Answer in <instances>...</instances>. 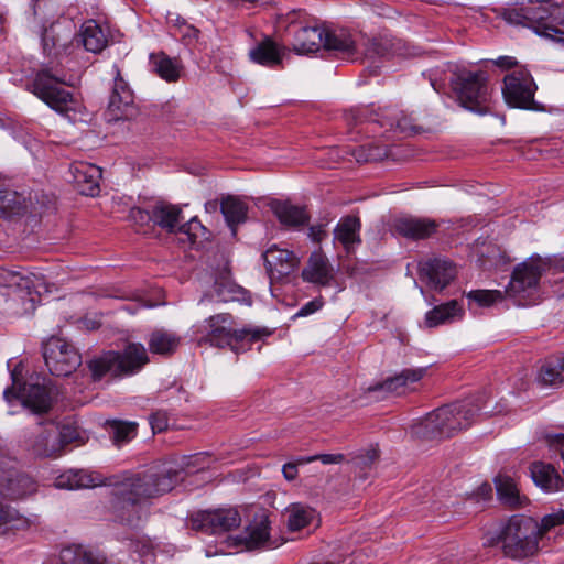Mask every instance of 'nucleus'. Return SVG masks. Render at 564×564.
Returning <instances> with one entry per match:
<instances>
[{"instance_id":"1","label":"nucleus","mask_w":564,"mask_h":564,"mask_svg":"<svg viewBox=\"0 0 564 564\" xmlns=\"http://www.w3.org/2000/svg\"><path fill=\"white\" fill-rule=\"evenodd\" d=\"M193 458L184 456L181 462L155 465L116 484L112 495L119 520L130 527H138L145 514V501L172 490L182 480L181 474L191 466Z\"/></svg>"},{"instance_id":"2","label":"nucleus","mask_w":564,"mask_h":564,"mask_svg":"<svg viewBox=\"0 0 564 564\" xmlns=\"http://www.w3.org/2000/svg\"><path fill=\"white\" fill-rule=\"evenodd\" d=\"M272 334L267 327L245 326L237 328L231 314L212 315L192 327V339L198 346L229 348L235 354L249 350L252 344Z\"/></svg>"},{"instance_id":"3","label":"nucleus","mask_w":564,"mask_h":564,"mask_svg":"<svg viewBox=\"0 0 564 564\" xmlns=\"http://www.w3.org/2000/svg\"><path fill=\"white\" fill-rule=\"evenodd\" d=\"M499 17L508 24L531 29L564 47V8L554 0H527L521 7L502 8Z\"/></svg>"},{"instance_id":"4","label":"nucleus","mask_w":564,"mask_h":564,"mask_svg":"<svg viewBox=\"0 0 564 564\" xmlns=\"http://www.w3.org/2000/svg\"><path fill=\"white\" fill-rule=\"evenodd\" d=\"M479 411L480 406L470 402L441 406L414 424L412 434L426 440L451 437L456 432L469 427Z\"/></svg>"},{"instance_id":"5","label":"nucleus","mask_w":564,"mask_h":564,"mask_svg":"<svg viewBox=\"0 0 564 564\" xmlns=\"http://www.w3.org/2000/svg\"><path fill=\"white\" fill-rule=\"evenodd\" d=\"M449 85L458 104L465 109L478 115L490 111L491 90L486 70L455 65L451 70Z\"/></svg>"},{"instance_id":"6","label":"nucleus","mask_w":564,"mask_h":564,"mask_svg":"<svg viewBox=\"0 0 564 564\" xmlns=\"http://www.w3.org/2000/svg\"><path fill=\"white\" fill-rule=\"evenodd\" d=\"M65 84V76L54 73L51 67H43L35 73L29 90L57 113L75 121L84 107L73 93L63 87Z\"/></svg>"},{"instance_id":"7","label":"nucleus","mask_w":564,"mask_h":564,"mask_svg":"<svg viewBox=\"0 0 564 564\" xmlns=\"http://www.w3.org/2000/svg\"><path fill=\"white\" fill-rule=\"evenodd\" d=\"M551 530L544 528L543 519L539 524L531 517L513 516L500 533L503 553L516 560L531 556L539 549V540L549 535Z\"/></svg>"},{"instance_id":"8","label":"nucleus","mask_w":564,"mask_h":564,"mask_svg":"<svg viewBox=\"0 0 564 564\" xmlns=\"http://www.w3.org/2000/svg\"><path fill=\"white\" fill-rule=\"evenodd\" d=\"M149 357L142 344L131 343L122 352L105 351L88 361V368L95 380L104 376L129 377L138 373L147 364Z\"/></svg>"},{"instance_id":"9","label":"nucleus","mask_w":564,"mask_h":564,"mask_svg":"<svg viewBox=\"0 0 564 564\" xmlns=\"http://www.w3.org/2000/svg\"><path fill=\"white\" fill-rule=\"evenodd\" d=\"M0 284L8 288H17L14 294L8 301L9 308L18 316L30 314L35 310V299L31 296L32 291L40 294L48 292L50 285L42 273L18 272L8 269H0Z\"/></svg>"},{"instance_id":"10","label":"nucleus","mask_w":564,"mask_h":564,"mask_svg":"<svg viewBox=\"0 0 564 564\" xmlns=\"http://www.w3.org/2000/svg\"><path fill=\"white\" fill-rule=\"evenodd\" d=\"M45 365L53 376L67 377L82 364L77 349L64 338L53 336L43 348Z\"/></svg>"},{"instance_id":"11","label":"nucleus","mask_w":564,"mask_h":564,"mask_svg":"<svg viewBox=\"0 0 564 564\" xmlns=\"http://www.w3.org/2000/svg\"><path fill=\"white\" fill-rule=\"evenodd\" d=\"M240 523V512L234 507L200 510L188 518V527L192 530L206 534L226 533L237 529Z\"/></svg>"},{"instance_id":"12","label":"nucleus","mask_w":564,"mask_h":564,"mask_svg":"<svg viewBox=\"0 0 564 564\" xmlns=\"http://www.w3.org/2000/svg\"><path fill=\"white\" fill-rule=\"evenodd\" d=\"M540 257H532L516 267L506 293L519 301L534 294L539 286L542 273L545 271L546 263Z\"/></svg>"},{"instance_id":"13","label":"nucleus","mask_w":564,"mask_h":564,"mask_svg":"<svg viewBox=\"0 0 564 564\" xmlns=\"http://www.w3.org/2000/svg\"><path fill=\"white\" fill-rule=\"evenodd\" d=\"M502 96L506 102L514 108L534 109L536 85L525 69H517L503 78Z\"/></svg>"},{"instance_id":"14","label":"nucleus","mask_w":564,"mask_h":564,"mask_svg":"<svg viewBox=\"0 0 564 564\" xmlns=\"http://www.w3.org/2000/svg\"><path fill=\"white\" fill-rule=\"evenodd\" d=\"M112 72L115 79L107 107V119L108 121L129 120L138 112L134 94L122 77L118 65L112 66Z\"/></svg>"},{"instance_id":"15","label":"nucleus","mask_w":564,"mask_h":564,"mask_svg":"<svg viewBox=\"0 0 564 564\" xmlns=\"http://www.w3.org/2000/svg\"><path fill=\"white\" fill-rule=\"evenodd\" d=\"M15 398L20 400L23 406L30 409L35 414L47 413L54 401V391L50 381L43 379V382H24L22 389H19Z\"/></svg>"},{"instance_id":"16","label":"nucleus","mask_w":564,"mask_h":564,"mask_svg":"<svg viewBox=\"0 0 564 564\" xmlns=\"http://www.w3.org/2000/svg\"><path fill=\"white\" fill-rule=\"evenodd\" d=\"M74 30L70 22H55L42 34L43 52L47 56L58 57L69 54Z\"/></svg>"},{"instance_id":"17","label":"nucleus","mask_w":564,"mask_h":564,"mask_svg":"<svg viewBox=\"0 0 564 564\" xmlns=\"http://www.w3.org/2000/svg\"><path fill=\"white\" fill-rule=\"evenodd\" d=\"M420 279L431 289L444 290L456 276V268L452 261L434 258L420 262Z\"/></svg>"},{"instance_id":"18","label":"nucleus","mask_w":564,"mask_h":564,"mask_svg":"<svg viewBox=\"0 0 564 564\" xmlns=\"http://www.w3.org/2000/svg\"><path fill=\"white\" fill-rule=\"evenodd\" d=\"M238 540L239 544H242L249 551L272 550L279 545L270 536V521L265 514L256 517L238 536Z\"/></svg>"},{"instance_id":"19","label":"nucleus","mask_w":564,"mask_h":564,"mask_svg":"<svg viewBox=\"0 0 564 564\" xmlns=\"http://www.w3.org/2000/svg\"><path fill=\"white\" fill-rule=\"evenodd\" d=\"M58 424L47 422L34 435L30 444V452L39 458H56L63 454L58 440Z\"/></svg>"},{"instance_id":"20","label":"nucleus","mask_w":564,"mask_h":564,"mask_svg":"<svg viewBox=\"0 0 564 564\" xmlns=\"http://www.w3.org/2000/svg\"><path fill=\"white\" fill-rule=\"evenodd\" d=\"M301 276L304 282L326 288L334 281L335 271L328 258L321 250H317L311 253Z\"/></svg>"},{"instance_id":"21","label":"nucleus","mask_w":564,"mask_h":564,"mask_svg":"<svg viewBox=\"0 0 564 564\" xmlns=\"http://www.w3.org/2000/svg\"><path fill=\"white\" fill-rule=\"evenodd\" d=\"M426 371V367L403 369L382 382L370 386L368 392H386L395 395L405 394L410 390V384L420 381Z\"/></svg>"},{"instance_id":"22","label":"nucleus","mask_w":564,"mask_h":564,"mask_svg":"<svg viewBox=\"0 0 564 564\" xmlns=\"http://www.w3.org/2000/svg\"><path fill=\"white\" fill-rule=\"evenodd\" d=\"M286 47L270 36H264L249 50V59L263 67L278 68L286 55Z\"/></svg>"},{"instance_id":"23","label":"nucleus","mask_w":564,"mask_h":564,"mask_svg":"<svg viewBox=\"0 0 564 564\" xmlns=\"http://www.w3.org/2000/svg\"><path fill=\"white\" fill-rule=\"evenodd\" d=\"M73 181L83 195L95 196L99 191L101 170L95 164L77 162L72 164Z\"/></svg>"},{"instance_id":"24","label":"nucleus","mask_w":564,"mask_h":564,"mask_svg":"<svg viewBox=\"0 0 564 564\" xmlns=\"http://www.w3.org/2000/svg\"><path fill=\"white\" fill-rule=\"evenodd\" d=\"M438 225L430 218L401 217L395 219L393 228L397 234L408 239L420 240L432 236Z\"/></svg>"},{"instance_id":"25","label":"nucleus","mask_w":564,"mask_h":564,"mask_svg":"<svg viewBox=\"0 0 564 564\" xmlns=\"http://www.w3.org/2000/svg\"><path fill=\"white\" fill-rule=\"evenodd\" d=\"M360 219L356 216L343 217L334 229V239L339 242L347 254L355 252L361 243Z\"/></svg>"},{"instance_id":"26","label":"nucleus","mask_w":564,"mask_h":564,"mask_svg":"<svg viewBox=\"0 0 564 564\" xmlns=\"http://www.w3.org/2000/svg\"><path fill=\"white\" fill-rule=\"evenodd\" d=\"M530 476L533 482L545 492H556L564 489V479L551 464L533 462L530 465Z\"/></svg>"},{"instance_id":"27","label":"nucleus","mask_w":564,"mask_h":564,"mask_svg":"<svg viewBox=\"0 0 564 564\" xmlns=\"http://www.w3.org/2000/svg\"><path fill=\"white\" fill-rule=\"evenodd\" d=\"M263 259L267 270L278 276L290 274L299 265V258L292 251L276 247L269 248Z\"/></svg>"},{"instance_id":"28","label":"nucleus","mask_w":564,"mask_h":564,"mask_svg":"<svg viewBox=\"0 0 564 564\" xmlns=\"http://www.w3.org/2000/svg\"><path fill=\"white\" fill-rule=\"evenodd\" d=\"M323 47L337 56L351 57L356 51V42L346 29H325Z\"/></svg>"},{"instance_id":"29","label":"nucleus","mask_w":564,"mask_h":564,"mask_svg":"<svg viewBox=\"0 0 564 564\" xmlns=\"http://www.w3.org/2000/svg\"><path fill=\"white\" fill-rule=\"evenodd\" d=\"M323 36H325L323 28L302 26L294 34L293 51L297 54L317 52L323 46Z\"/></svg>"},{"instance_id":"30","label":"nucleus","mask_w":564,"mask_h":564,"mask_svg":"<svg viewBox=\"0 0 564 564\" xmlns=\"http://www.w3.org/2000/svg\"><path fill=\"white\" fill-rule=\"evenodd\" d=\"M36 491L35 481L25 474L9 473L6 484L0 485V495L10 499H20Z\"/></svg>"},{"instance_id":"31","label":"nucleus","mask_w":564,"mask_h":564,"mask_svg":"<svg viewBox=\"0 0 564 564\" xmlns=\"http://www.w3.org/2000/svg\"><path fill=\"white\" fill-rule=\"evenodd\" d=\"M182 209L175 205L158 203L152 206V224L169 232L178 230Z\"/></svg>"},{"instance_id":"32","label":"nucleus","mask_w":564,"mask_h":564,"mask_svg":"<svg viewBox=\"0 0 564 564\" xmlns=\"http://www.w3.org/2000/svg\"><path fill=\"white\" fill-rule=\"evenodd\" d=\"M246 292L240 286L231 283L227 280H217L209 293H206L200 299V303L204 302H231V301H245Z\"/></svg>"},{"instance_id":"33","label":"nucleus","mask_w":564,"mask_h":564,"mask_svg":"<svg viewBox=\"0 0 564 564\" xmlns=\"http://www.w3.org/2000/svg\"><path fill=\"white\" fill-rule=\"evenodd\" d=\"M181 344V337L171 330L155 329L150 334L148 341L149 349L152 354L171 356Z\"/></svg>"},{"instance_id":"34","label":"nucleus","mask_w":564,"mask_h":564,"mask_svg":"<svg viewBox=\"0 0 564 564\" xmlns=\"http://www.w3.org/2000/svg\"><path fill=\"white\" fill-rule=\"evenodd\" d=\"M271 208L273 214L284 226H304L310 219L305 208L292 205L288 202H273Z\"/></svg>"},{"instance_id":"35","label":"nucleus","mask_w":564,"mask_h":564,"mask_svg":"<svg viewBox=\"0 0 564 564\" xmlns=\"http://www.w3.org/2000/svg\"><path fill=\"white\" fill-rule=\"evenodd\" d=\"M79 36L85 50L91 53H100L108 43L106 32L95 20L83 23Z\"/></svg>"},{"instance_id":"36","label":"nucleus","mask_w":564,"mask_h":564,"mask_svg":"<svg viewBox=\"0 0 564 564\" xmlns=\"http://www.w3.org/2000/svg\"><path fill=\"white\" fill-rule=\"evenodd\" d=\"M98 484L99 478L84 469H70L58 476L55 480L56 488L69 490L93 488Z\"/></svg>"},{"instance_id":"37","label":"nucleus","mask_w":564,"mask_h":564,"mask_svg":"<svg viewBox=\"0 0 564 564\" xmlns=\"http://www.w3.org/2000/svg\"><path fill=\"white\" fill-rule=\"evenodd\" d=\"M496 490L499 500L511 508L521 507L525 498L520 495L516 480L508 476L499 474L495 478Z\"/></svg>"},{"instance_id":"38","label":"nucleus","mask_w":564,"mask_h":564,"mask_svg":"<svg viewBox=\"0 0 564 564\" xmlns=\"http://www.w3.org/2000/svg\"><path fill=\"white\" fill-rule=\"evenodd\" d=\"M371 122H377L380 127L387 128V131L399 132L403 135H411L419 132L413 119L403 111L394 110L384 115L380 120L373 119Z\"/></svg>"},{"instance_id":"39","label":"nucleus","mask_w":564,"mask_h":564,"mask_svg":"<svg viewBox=\"0 0 564 564\" xmlns=\"http://www.w3.org/2000/svg\"><path fill=\"white\" fill-rule=\"evenodd\" d=\"M538 382L542 387H558L564 382V358L546 359L540 368Z\"/></svg>"},{"instance_id":"40","label":"nucleus","mask_w":564,"mask_h":564,"mask_svg":"<svg viewBox=\"0 0 564 564\" xmlns=\"http://www.w3.org/2000/svg\"><path fill=\"white\" fill-rule=\"evenodd\" d=\"M30 198L15 191L0 188V217L22 215L29 208Z\"/></svg>"},{"instance_id":"41","label":"nucleus","mask_w":564,"mask_h":564,"mask_svg":"<svg viewBox=\"0 0 564 564\" xmlns=\"http://www.w3.org/2000/svg\"><path fill=\"white\" fill-rule=\"evenodd\" d=\"M462 315V307L458 302L452 300L432 308L425 314V325L430 328L448 323Z\"/></svg>"},{"instance_id":"42","label":"nucleus","mask_w":564,"mask_h":564,"mask_svg":"<svg viewBox=\"0 0 564 564\" xmlns=\"http://www.w3.org/2000/svg\"><path fill=\"white\" fill-rule=\"evenodd\" d=\"M220 209L232 235H236V225L246 220L247 205L236 197L228 196L221 200Z\"/></svg>"},{"instance_id":"43","label":"nucleus","mask_w":564,"mask_h":564,"mask_svg":"<svg viewBox=\"0 0 564 564\" xmlns=\"http://www.w3.org/2000/svg\"><path fill=\"white\" fill-rule=\"evenodd\" d=\"M154 72L164 80L174 83L180 78L181 65L175 58L164 53L151 54L150 56Z\"/></svg>"},{"instance_id":"44","label":"nucleus","mask_w":564,"mask_h":564,"mask_svg":"<svg viewBox=\"0 0 564 564\" xmlns=\"http://www.w3.org/2000/svg\"><path fill=\"white\" fill-rule=\"evenodd\" d=\"M288 528L291 531H300L311 524V522L315 519L316 512L313 508L293 503L288 510Z\"/></svg>"},{"instance_id":"45","label":"nucleus","mask_w":564,"mask_h":564,"mask_svg":"<svg viewBox=\"0 0 564 564\" xmlns=\"http://www.w3.org/2000/svg\"><path fill=\"white\" fill-rule=\"evenodd\" d=\"M28 527V520L15 509L0 505V533L22 530Z\"/></svg>"},{"instance_id":"46","label":"nucleus","mask_w":564,"mask_h":564,"mask_svg":"<svg viewBox=\"0 0 564 564\" xmlns=\"http://www.w3.org/2000/svg\"><path fill=\"white\" fill-rule=\"evenodd\" d=\"M388 148L386 145L369 142L354 150L352 155L357 162L379 161L388 156Z\"/></svg>"},{"instance_id":"47","label":"nucleus","mask_w":564,"mask_h":564,"mask_svg":"<svg viewBox=\"0 0 564 564\" xmlns=\"http://www.w3.org/2000/svg\"><path fill=\"white\" fill-rule=\"evenodd\" d=\"M62 564H97L82 545H70L61 551Z\"/></svg>"},{"instance_id":"48","label":"nucleus","mask_w":564,"mask_h":564,"mask_svg":"<svg viewBox=\"0 0 564 564\" xmlns=\"http://www.w3.org/2000/svg\"><path fill=\"white\" fill-rule=\"evenodd\" d=\"M137 423L133 422H121V421H113L110 424L111 433H112V441L113 443L120 447L123 444L128 443L130 440H132L137 435Z\"/></svg>"},{"instance_id":"49","label":"nucleus","mask_w":564,"mask_h":564,"mask_svg":"<svg viewBox=\"0 0 564 564\" xmlns=\"http://www.w3.org/2000/svg\"><path fill=\"white\" fill-rule=\"evenodd\" d=\"M468 299L476 302L479 306L488 307L503 299L499 290H476L468 293Z\"/></svg>"},{"instance_id":"50","label":"nucleus","mask_w":564,"mask_h":564,"mask_svg":"<svg viewBox=\"0 0 564 564\" xmlns=\"http://www.w3.org/2000/svg\"><path fill=\"white\" fill-rule=\"evenodd\" d=\"M8 368H10V361H8ZM10 370V376L12 380V384L4 389L3 398L7 402H11V398H15L18 394V390L22 389V380H23V365L22 362H17L14 367Z\"/></svg>"},{"instance_id":"51","label":"nucleus","mask_w":564,"mask_h":564,"mask_svg":"<svg viewBox=\"0 0 564 564\" xmlns=\"http://www.w3.org/2000/svg\"><path fill=\"white\" fill-rule=\"evenodd\" d=\"M177 232L187 236L191 243H195L198 238L204 237L206 228L202 225L197 217L191 218L188 221L178 227Z\"/></svg>"},{"instance_id":"52","label":"nucleus","mask_w":564,"mask_h":564,"mask_svg":"<svg viewBox=\"0 0 564 564\" xmlns=\"http://www.w3.org/2000/svg\"><path fill=\"white\" fill-rule=\"evenodd\" d=\"M58 440L61 441L62 451L67 444L79 440L78 427L74 423H64L58 425Z\"/></svg>"},{"instance_id":"53","label":"nucleus","mask_w":564,"mask_h":564,"mask_svg":"<svg viewBox=\"0 0 564 564\" xmlns=\"http://www.w3.org/2000/svg\"><path fill=\"white\" fill-rule=\"evenodd\" d=\"M323 305H324V301L322 300V297L313 299L312 301H308L307 303H305L299 310V312L295 314V316L305 317V316L312 315V314L316 313L317 311H319L323 307Z\"/></svg>"},{"instance_id":"54","label":"nucleus","mask_w":564,"mask_h":564,"mask_svg":"<svg viewBox=\"0 0 564 564\" xmlns=\"http://www.w3.org/2000/svg\"><path fill=\"white\" fill-rule=\"evenodd\" d=\"M150 423L154 432H162L169 427V419L165 412L158 411L150 416Z\"/></svg>"},{"instance_id":"55","label":"nucleus","mask_w":564,"mask_h":564,"mask_svg":"<svg viewBox=\"0 0 564 564\" xmlns=\"http://www.w3.org/2000/svg\"><path fill=\"white\" fill-rule=\"evenodd\" d=\"M544 528L553 529L557 525L564 524V508H560L558 510L546 514L543 517Z\"/></svg>"},{"instance_id":"56","label":"nucleus","mask_w":564,"mask_h":564,"mask_svg":"<svg viewBox=\"0 0 564 564\" xmlns=\"http://www.w3.org/2000/svg\"><path fill=\"white\" fill-rule=\"evenodd\" d=\"M130 218L141 225L152 223V208L147 210L134 207L130 210Z\"/></svg>"},{"instance_id":"57","label":"nucleus","mask_w":564,"mask_h":564,"mask_svg":"<svg viewBox=\"0 0 564 564\" xmlns=\"http://www.w3.org/2000/svg\"><path fill=\"white\" fill-rule=\"evenodd\" d=\"M484 62L485 63L490 62L503 70L511 69V68L516 67L518 64L517 59L512 56H499L496 59L484 61Z\"/></svg>"},{"instance_id":"58","label":"nucleus","mask_w":564,"mask_h":564,"mask_svg":"<svg viewBox=\"0 0 564 564\" xmlns=\"http://www.w3.org/2000/svg\"><path fill=\"white\" fill-rule=\"evenodd\" d=\"M315 456L316 460L322 462L324 465L340 464L345 459L343 454H317Z\"/></svg>"},{"instance_id":"59","label":"nucleus","mask_w":564,"mask_h":564,"mask_svg":"<svg viewBox=\"0 0 564 564\" xmlns=\"http://www.w3.org/2000/svg\"><path fill=\"white\" fill-rule=\"evenodd\" d=\"M326 236H327V232L325 230V226L324 225L311 226L310 229H308V237L314 242H321Z\"/></svg>"},{"instance_id":"60","label":"nucleus","mask_w":564,"mask_h":564,"mask_svg":"<svg viewBox=\"0 0 564 564\" xmlns=\"http://www.w3.org/2000/svg\"><path fill=\"white\" fill-rule=\"evenodd\" d=\"M282 474H283V477L288 481L294 480L297 477V474H299V471H297V464H295L294 462L285 463L282 466Z\"/></svg>"},{"instance_id":"61","label":"nucleus","mask_w":564,"mask_h":564,"mask_svg":"<svg viewBox=\"0 0 564 564\" xmlns=\"http://www.w3.org/2000/svg\"><path fill=\"white\" fill-rule=\"evenodd\" d=\"M182 30V36L187 37L189 40L197 39L199 31L193 25L187 24L185 21L180 25Z\"/></svg>"},{"instance_id":"62","label":"nucleus","mask_w":564,"mask_h":564,"mask_svg":"<svg viewBox=\"0 0 564 564\" xmlns=\"http://www.w3.org/2000/svg\"><path fill=\"white\" fill-rule=\"evenodd\" d=\"M550 446H564V434H552L547 436Z\"/></svg>"},{"instance_id":"63","label":"nucleus","mask_w":564,"mask_h":564,"mask_svg":"<svg viewBox=\"0 0 564 564\" xmlns=\"http://www.w3.org/2000/svg\"><path fill=\"white\" fill-rule=\"evenodd\" d=\"M378 458V452L376 449H370L368 451L366 457H362V463L366 465V464H371L373 463L376 459Z\"/></svg>"},{"instance_id":"64","label":"nucleus","mask_w":564,"mask_h":564,"mask_svg":"<svg viewBox=\"0 0 564 564\" xmlns=\"http://www.w3.org/2000/svg\"><path fill=\"white\" fill-rule=\"evenodd\" d=\"M313 462H316V456L315 455H312V456H300L297 457L294 463L297 464V467L300 465H305V464H310V463H313Z\"/></svg>"}]
</instances>
